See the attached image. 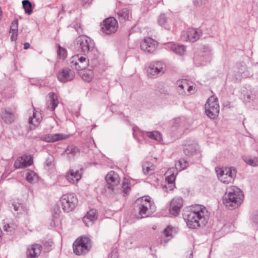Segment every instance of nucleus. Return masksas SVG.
I'll list each match as a JSON object with an SVG mask.
<instances>
[{"label":"nucleus","mask_w":258,"mask_h":258,"mask_svg":"<svg viewBox=\"0 0 258 258\" xmlns=\"http://www.w3.org/2000/svg\"><path fill=\"white\" fill-rule=\"evenodd\" d=\"M183 217L189 228L196 229L204 226L207 224L209 219V214L205 206L196 205L185 210Z\"/></svg>","instance_id":"obj_1"},{"label":"nucleus","mask_w":258,"mask_h":258,"mask_svg":"<svg viewBox=\"0 0 258 258\" xmlns=\"http://www.w3.org/2000/svg\"><path fill=\"white\" fill-rule=\"evenodd\" d=\"M243 197V192L239 188L230 186L226 188L223 197V203L228 209H234L241 205Z\"/></svg>","instance_id":"obj_2"},{"label":"nucleus","mask_w":258,"mask_h":258,"mask_svg":"<svg viewBox=\"0 0 258 258\" xmlns=\"http://www.w3.org/2000/svg\"><path fill=\"white\" fill-rule=\"evenodd\" d=\"M134 210L137 218L141 219L152 215L156 210L154 204L148 196L138 199L135 204Z\"/></svg>","instance_id":"obj_3"},{"label":"nucleus","mask_w":258,"mask_h":258,"mask_svg":"<svg viewBox=\"0 0 258 258\" xmlns=\"http://www.w3.org/2000/svg\"><path fill=\"white\" fill-rule=\"evenodd\" d=\"M193 59L197 67L207 65L212 59L211 48L208 46L203 45L199 50L195 52Z\"/></svg>","instance_id":"obj_4"},{"label":"nucleus","mask_w":258,"mask_h":258,"mask_svg":"<svg viewBox=\"0 0 258 258\" xmlns=\"http://www.w3.org/2000/svg\"><path fill=\"white\" fill-rule=\"evenodd\" d=\"M216 172L219 179L226 184L232 183L236 175L235 169L232 167L216 168Z\"/></svg>","instance_id":"obj_5"},{"label":"nucleus","mask_w":258,"mask_h":258,"mask_svg":"<svg viewBox=\"0 0 258 258\" xmlns=\"http://www.w3.org/2000/svg\"><path fill=\"white\" fill-rule=\"evenodd\" d=\"M73 250L78 255L87 253L91 248V240L87 237L82 236L73 243Z\"/></svg>","instance_id":"obj_6"},{"label":"nucleus","mask_w":258,"mask_h":258,"mask_svg":"<svg viewBox=\"0 0 258 258\" xmlns=\"http://www.w3.org/2000/svg\"><path fill=\"white\" fill-rule=\"evenodd\" d=\"M61 207L65 212L73 211L78 205V201L73 193H68L63 195L60 199Z\"/></svg>","instance_id":"obj_7"},{"label":"nucleus","mask_w":258,"mask_h":258,"mask_svg":"<svg viewBox=\"0 0 258 258\" xmlns=\"http://www.w3.org/2000/svg\"><path fill=\"white\" fill-rule=\"evenodd\" d=\"M205 113L211 119L216 118L219 113V105L218 99L213 96H210L205 105Z\"/></svg>","instance_id":"obj_8"},{"label":"nucleus","mask_w":258,"mask_h":258,"mask_svg":"<svg viewBox=\"0 0 258 258\" xmlns=\"http://www.w3.org/2000/svg\"><path fill=\"white\" fill-rule=\"evenodd\" d=\"M77 42L79 50L85 54L92 51L95 46L93 41L86 35L78 37Z\"/></svg>","instance_id":"obj_9"},{"label":"nucleus","mask_w":258,"mask_h":258,"mask_svg":"<svg viewBox=\"0 0 258 258\" xmlns=\"http://www.w3.org/2000/svg\"><path fill=\"white\" fill-rule=\"evenodd\" d=\"M166 69L165 64L161 61H153L147 69L148 75L151 78H156L163 74Z\"/></svg>","instance_id":"obj_10"},{"label":"nucleus","mask_w":258,"mask_h":258,"mask_svg":"<svg viewBox=\"0 0 258 258\" xmlns=\"http://www.w3.org/2000/svg\"><path fill=\"white\" fill-rule=\"evenodd\" d=\"M89 63V59L86 57L77 54L72 57L70 64L73 69L77 70H83L87 68Z\"/></svg>","instance_id":"obj_11"},{"label":"nucleus","mask_w":258,"mask_h":258,"mask_svg":"<svg viewBox=\"0 0 258 258\" xmlns=\"http://www.w3.org/2000/svg\"><path fill=\"white\" fill-rule=\"evenodd\" d=\"M176 89L181 95H189L195 91V87L190 85L186 79L179 80L176 82Z\"/></svg>","instance_id":"obj_12"},{"label":"nucleus","mask_w":258,"mask_h":258,"mask_svg":"<svg viewBox=\"0 0 258 258\" xmlns=\"http://www.w3.org/2000/svg\"><path fill=\"white\" fill-rule=\"evenodd\" d=\"M118 28V22L114 18L109 17L104 20L102 30L106 34L114 33L117 31Z\"/></svg>","instance_id":"obj_13"},{"label":"nucleus","mask_w":258,"mask_h":258,"mask_svg":"<svg viewBox=\"0 0 258 258\" xmlns=\"http://www.w3.org/2000/svg\"><path fill=\"white\" fill-rule=\"evenodd\" d=\"M141 49L146 53H151L155 52L158 43L156 41L150 37L145 38L141 43Z\"/></svg>","instance_id":"obj_14"},{"label":"nucleus","mask_w":258,"mask_h":258,"mask_svg":"<svg viewBox=\"0 0 258 258\" xmlns=\"http://www.w3.org/2000/svg\"><path fill=\"white\" fill-rule=\"evenodd\" d=\"M105 180L107 183L106 187L112 190L114 189L115 186L120 182V178L118 174L111 171L107 173L105 177Z\"/></svg>","instance_id":"obj_15"},{"label":"nucleus","mask_w":258,"mask_h":258,"mask_svg":"<svg viewBox=\"0 0 258 258\" xmlns=\"http://www.w3.org/2000/svg\"><path fill=\"white\" fill-rule=\"evenodd\" d=\"M133 136L135 138H137L138 135L142 136L144 137L145 135L151 139L154 140L157 142H160L162 140V135L158 131H153L149 132H142L138 129L136 130L133 128Z\"/></svg>","instance_id":"obj_16"},{"label":"nucleus","mask_w":258,"mask_h":258,"mask_svg":"<svg viewBox=\"0 0 258 258\" xmlns=\"http://www.w3.org/2000/svg\"><path fill=\"white\" fill-rule=\"evenodd\" d=\"M182 206L183 200L181 197L173 198L170 203V213L174 216L178 215Z\"/></svg>","instance_id":"obj_17"},{"label":"nucleus","mask_w":258,"mask_h":258,"mask_svg":"<svg viewBox=\"0 0 258 258\" xmlns=\"http://www.w3.org/2000/svg\"><path fill=\"white\" fill-rule=\"evenodd\" d=\"M32 163V157L31 155H24L16 160L14 166L16 168H24L31 165Z\"/></svg>","instance_id":"obj_18"},{"label":"nucleus","mask_w":258,"mask_h":258,"mask_svg":"<svg viewBox=\"0 0 258 258\" xmlns=\"http://www.w3.org/2000/svg\"><path fill=\"white\" fill-rule=\"evenodd\" d=\"M75 77V73L69 68H64L57 74L58 80L63 83L72 80Z\"/></svg>","instance_id":"obj_19"},{"label":"nucleus","mask_w":258,"mask_h":258,"mask_svg":"<svg viewBox=\"0 0 258 258\" xmlns=\"http://www.w3.org/2000/svg\"><path fill=\"white\" fill-rule=\"evenodd\" d=\"M83 171L80 170H74L70 169L66 174V178L68 181L72 184H76L82 178Z\"/></svg>","instance_id":"obj_20"},{"label":"nucleus","mask_w":258,"mask_h":258,"mask_svg":"<svg viewBox=\"0 0 258 258\" xmlns=\"http://www.w3.org/2000/svg\"><path fill=\"white\" fill-rule=\"evenodd\" d=\"M42 246L38 244H33L27 247V256L28 258H37L40 254Z\"/></svg>","instance_id":"obj_21"},{"label":"nucleus","mask_w":258,"mask_h":258,"mask_svg":"<svg viewBox=\"0 0 258 258\" xmlns=\"http://www.w3.org/2000/svg\"><path fill=\"white\" fill-rule=\"evenodd\" d=\"M202 34V31L198 29H191L187 32L186 41L195 42L199 39Z\"/></svg>","instance_id":"obj_22"},{"label":"nucleus","mask_w":258,"mask_h":258,"mask_svg":"<svg viewBox=\"0 0 258 258\" xmlns=\"http://www.w3.org/2000/svg\"><path fill=\"white\" fill-rule=\"evenodd\" d=\"M198 145L193 142H188L183 146V151L185 155L191 156L197 153L198 151Z\"/></svg>","instance_id":"obj_23"},{"label":"nucleus","mask_w":258,"mask_h":258,"mask_svg":"<svg viewBox=\"0 0 258 258\" xmlns=\"http://www.w3.org/2000/svg\"><path fill=\"white\" fill-rule=\"evenodd\" d=\"M67 136L62 134L57 133L54 134H49L41 137V140L46 142H55L64 139Z\"/></svg>","instance_id":"obj_24"},{"label":"nucleus","mask_w":258,"mask_h":258,"mask_svg":"<svg viewBox=\"0 0 258 258\" xmlns=\"http://www.w3.org/2000/svg\"><path fill=\"white\" fill-rule=\"evenodd\" d=\"M97 212L96 210L91 209L88 212L86 215L83 218V222L87 226L92 225L94 221L97 219Z\"/></svg>","instance_id":"obj_25"},{"label":"nucleus","mask_w":258,"mask_h":258,"mask_svg":"<svg viewBox=\"0 0 258 258\" xmlns=\"http://www.w3.org/2000/svg\"><path fill=\"white\" fill-rule=\"evenodd\" d=\"M1 117L6 123H11L14 121L15 115L11 109L5 108L2 111Z\"/></svg>","instance_id":"obj_26"},{"label":"nucleus","mask_w":258,"mask_h":258,"mask_svg":"<svg viewBox=\"0 0 258 258\" xmlns=\"http://www.w3.org/2000/svg\"><path fill=\"white\" fill-rule=\"evenodd\" d=\"M50 100L47 102V108L51 110H54L58 104V97L57 95L53 92L48 94Z\"/></svg>","instance_id":"obj_27"},{"label":"nucleus","mask_w":258,"mask_h":258,"mask_svg":"<svg viewBox=\"0 0 258 258\" xmlns=\"http://www.w3.org/2000/svg\"><path fill=\"white\" fill-rule=\"evenodd\" d=\"M42 120V116L39 112H34L32 117L30 118L29 122L31 124L30 128L34 129Z\"/></svg>","instance_id":"obj_28"},{"label":"nucleus","mask_w":258,"mask_h":258,"mask_svg":"<svg viewBox=\"0 0 258 258\" xmlns=\"http://www.w3.org/2000/svg\"><path fill=\"white\" fill-rule=\"evenodd\" d=\"M80 71V76L84 81L89 82L92 80L94 75L93 72L92 70L85 69Z\"/></svg>","instance_id":"obj_29"},{"label":"nucleus","mask_w":258,"mask_h":258,"mask_svg":"<svg viewBox=\"0 0 258 258\" xmlns=\"http://www.w3.org/2000/svg\"><path fill=\"white\" fill-rule=\"evenodd\" d=\"M172 227L169 226H167L163 231L162 234L161 242L164 241L165 243L167 242L172 238Z\"/></svg>","instance_id":"obj_30"},{"label":"nucleus","mask_w":258,"mask_h":258,"mask_svg":"<svg viewBox=\"0 0 258 258\" xmlns=\"http://www.w3.org/2000/svg\"><path fill=\"white\" fill-rule=\"evenodd\" d=\"M177 170L175 168H171L167 171L166 172L167 176L166 177L167 182L174 183L176 176L177 174Z\"/></svg>","instance_id":"obj_31"},{"label":"nucleus","mask_w":258,"mask_h":258,"mask_svg":"<svg viewBox=\"0 0 258 258\" xmlns=\"http://www.w3.org/2000/svg\"><path fill=\"white\" fill-rule=\"evenodd\" d=\"M26 179L28 182L34 183L38 181V176L33 171H28L26 175Z\"/></svg>","instance_id":"obj_32"},{"label":"nucleus","mask_w":258,"mask_h":258,"mask_svg":"<svg viewBox=\"0 0 258 258\" xmlns=\"http://www.w3.org/2000/svg\"><path fill=\"white\" fill-rule=\"evenodd\" d=\"M143 171L146 175H151L154 173V166L150 162H147L144 163L143 166Z\"/></svg>","instance_id":"obj_33"},{"label":"nucleus","mask_w":258,"mask_h":258,"mask_svg":"<svg viewBox=\"0 0 258 258\" xmlns=\"http://www.w3.org/2000/svg\"><path fill=\"white\" fill-rule=\"evenodd\" d=\"M188 165V162L184 158L178 160L175 164V169L180 171L185 169Z\"/></svg>","instance_id":"obj_34"},{"label":"nucleus","mask_w":258,"mask_h":258,"mask_svg":"<svg viewBox=\"0 0 258 258\" xmlns=\"http://www.w3.org/2000/svg\"><path fill=\"white\" fill-rule=\"evenodd\" d=\"M66 152L70 157H72L78 154L79 150V149L74 145H70L67 147Z\"/></svg>","instance_id":"obj_35"},{"label":"nucleus","mask_w":258,"mask_h":258,"mask_svg":"<svg viewBox=\"0 0 258 258\" xmlns=\"http://www.w3.org/2000/svg\"><path fill=\"white\" fill-rule=\"evenodd\" d=\"M171 49L175 53L179 55H182L185 52L186 47L183 45H176L174 44L172 46Z\"/></svg>","instance_id":"obj_36"},{"label":"nucleus","mask_w":258,"mask_h":258,"mask_svg":"<svg viewBox=\"0 0 258 258\" xmlns=\"http://www.w3.org/2000/svg\"><path fill=\"white\" fill-rule=\"evenodd\" d=\"M159 24L166 29H169L168 27V19L165 14H161L158 18Z\"/></svg>","instance_id":"obj_37"},{"label":"nucleus","mask_w":258,"mask_h":258,"mask_svg":"<svg viewBox=\"0 0 258 258\" xmlns=\"http://www.w3.org/2000/svg\"><path fill=\"white\" fill-rule=\"evenodd\" d=\"M23 7L26 14H31L32 12V5L29 0H23L22 2Z\"/></svg>","instance_id":"obj_38"},{"label":"nucleus","mask_w":258,"mask_h":258,"mask_svg":"<svg viewBox=\"0 0 258 258\" xmlns=\"http://www.w3.org/2000/svg\"><path fill=\"white\" fill-rule=\"evenodd\" d=\"M14 210L17 212L18 214H21L25 211V207L22 204L18 202H14L13 203Z\"/></svg>","instance_id":"obj_39"},{"label":"nucleus","mask_w":258,"mask_h":258,"mask_svg":"<svg viewBox=\"0 0 258 258\" xmlns=\"http://www.w3.org/2000/svg\"><path fill=\"white\" fill-rule=\"evenodd\" d=\"M244 161L246 164H247L251 166H258V158H257L245 157L244 158Z\"/></svg>","instance_id":"obj_40"},{"label":"nucleus","mask_w":258,"mask_h":258,"mask_svg":"<svg viewBox=\"0 0 258 258\" xmlns=\"http://www.w3.org/2000/svg\"><path fill=\"white\" fill-rule=\"evenodd\" d=\"M118 15L122 19L127 20L128 19L130 16L129 10L126 8L123 9L118 12Z\"/></svg>","instance_id":"obj_41"},{"label":"nucleus","mask_w":258,"mask_h":258,"mask_svg":"<svg viewBox=\"0 0 258 258\" xmlns=\"http://www.w3.org/2000/svg\"><path fill=\"white\" fill-rule=\"evenodd\" d=\"M237 73L239 76L242 78H245L247 76L248 74L246 72V66L244 64L240 66L239 68H237Z\"/></svg>","instance_id":"obj_42"},{"label":"nucleus","mask_w":258,"mask_h":258,"mask_svg":"<svg viewBox=\"0 0 258 258\" xmlns=\"http://www.w3.org/2000/svg\"><path fill=\"white\" fill-rule=\"evenodd\" d=\"M122 191L125 195H127L130 190V186L127 180H124L122 183Z\"/></svg>","instance_id":"obj_43"},{"label":"nucleus","mask_w":258,"mask_h":258,"mask_svg":"<svg viewBox=\"0 0 258 258\" xmlns=\"http://www.w3.org/2000/svg\"><path fill=\"white\" fill-rule=\"evenodd\" d=\"M57 54L60 58L64 59L67 56V51L64 48L59 46L57 50Z\"/></svg>","instance_id":"obj_44"},{"label":"nucleus","mask_w":258,"mask_h":258,"mask_svg":"<svg viewBox=\"0 0 258 258\" xmlns=\"http://www.w3.org/2000/svg\"><path fill=\"white\" fill-rule=\"evenodd\" d=\"M175 187V183H169L168 182H167V183L164 186L163 188H165L167 192H169L171 191H173Z\"/></svg>","instance_id":"obj_45"},{"label":"nucleus","mask_w":258,"mask_h":258,"mask_svg":"<svg viewBox=\"0 0 258 258\" xmlns=\"http://www.w3.org/2000/svg\"><path fill=\"white\" fill-rule=\"evenodd\" d=\"M18 21L17 19L14 20L11 24L10 31H18Z\"/></svg>","instance_id":"obj_46"},{"label":"nucleus","mask_w":258,"mask_h":258,"mask_svg":"<svg viewBox=\"0 0 258 258\" xmlns=\"http://www.w3.org/2000/svg\"><path fill=\"white\" fill-rule=\"evenodd\" d=\"M208 2V0H195L194 3L196 6L200 7L205 5Z\"/></svg>","instance_id":"obj_47"},{"label":"nucleus","mask_w":258,"mask_h":258,"mask_svg":"<svg viewBox=\"0 0 258 258\" xmlns=\"http://www.w3.org/2000/svg\"><path fill=\"white\" fill-rule=\"evenodd\" d=\"M181 123V119L180 118H175L172 121V125L176 128L178 127Z\"/></svg>","instance_id":"obj_48"},{"label":"nucleus","mask_w":258,"mask_h":258,"mask_svg":"<svg viewBox=\"0 0 258 258\" xmlns=\"http://www.w3.org/2000/svg\"><path fill=\"white\" fill-rule=\"evenodd\" d=\"M75 28L79 34H82L83 33V29L80 24H77L75 26Z\"/></svg>","instance_id":"obj_49"},{"label":"nucleus","mask_w":258,"mask_h":258,"mask_svg":"<svg viewBox=\"0 0 258 258\" xmlns=\"http://www.w3.org/2000/svg\"><path fill=\"white\" fill-rule=\"evenodd\" d=\"M11 39L12 40H16L18 35V31H10Z\"/></svg>","instance_id":"obj_50"},{"label":"nucleus","mask_w":258,"mask_h":258,"mask_svg":"<svg viewBox=\"0 0 258 258\" xmlns=\"http://www.w3.org/2000/svg\"><path fill=\"white\" fill-rule=\"evenodd\" d=\"M52 246V242H47L43 244L42 246V248H44L46 251L49 250V247Z\"/></svg>","instance_id":"obj_51"},{"label":"nucleus","mask_w":258,"mask_h":258,"mask_svg":"<svg viewBox=\"0 0 258 258\" xmlns=\"http://www.w3.org/2000/svg\"><path fill=\"white\" fill-rule=\"evenodd\" d=\"M4 230L6 231H12L13 229L15 228V227H13L11 226L9 224H6L4 225Z\"/></svg>","instance_id":"obj_52"},{"label":"nucleus","mask_w":258,"mask_h":258,"mask_svg":"<svg viewBox=\"0 0 258 258\" xmlns=\"http://www.w3.org/2000/svg\"><path fill=\"white\" fill-rule=\"evenodd\" d=\"M92 1V0H83V6H88L91 4Z\"/></svg>","instance_id":"obj_53"},{"label":"nucleus","mask_w":258,"mask_h":258,"mask_svg":"<svg viewBox=\"0 0 258 258\" xmlns=\"http://www.w3.org/2000/svg\"><path fill=\"white\" fill-rule=\"evenodd\" d=\"M108 258H118V255L116 252H111L109 255Z\"/></svg>","instance_id":"obj_54"},{"label":"nucleus","mask_w":258,"mask_h":258,"mask_svg":"<svg viewBox=\"0 0 258 258\" xmlns=\"http://www.w3.org/2000/svg\"><path fill=\"white\" fill-rule=\"evenodd\" d=\"M30 44L28 42H26L24 44V48L25 49H27L30 47Z\"/></svg>","instance_id":"obj_55"},{"label":"nucleus","mask_w":258,"mask_h":258,"mask_svg":"<svg viewBox=\"0 0 258 258\" xmlns=\"http://www.w3.org/2000/svg\"><path fill=\"white\" fill-rule=\"evenodd\" d=\"M138 142H140V140H139V139H138Z\"/></svg>","instance_id":"obj_56"}]
</instances>
